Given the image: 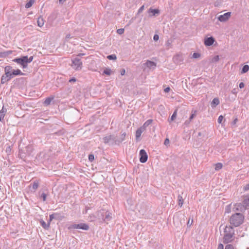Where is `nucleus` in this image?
<instances>
[{
  "mask_svg": "<svg viewBox=\"0 0 249 249\" xmlns=\"http://www.w3.org/2000/svg\"><path fill=\"white\" fill-rule=\"evenodd\" d=\"M223 241L224 244L232 242L235 239L234 230L231 226H226L224 229Z\"/></svg>",
  "mask_w": 249,
  "mask_h": 249,
  "instance_id": "1",
  "label": "nucleus"
},
{
  "mask_svg": "<svg viewBox=\"0 0 249 249\" xmlns=\"http://www.w3.org/2000/svg\"><path fill=\"white\" fill-rule=\"evenodd\" d=\"M244 219V216L242 213H235L231 216L230 222L234 227H238L243 223Z\"/></svg>",
  "mask_w": 249,
  "mask_h": 249,
  "instance_id": "2",
  "label": "nucleus"
},
{
  "mask_svg": "<svg viewBox=\"0 0 249 249\" xmlns=\"http://www.w3.org/2000/svg\"><path fill=\"white\" fill-rule=\"evenodd\" d=\"M98 217L99 219H102L107 223L112 218L111 213L108 211H105L104 210H102L98 212Z\"/></svg>",
  "mask_w": 249,
  "mask_h": 249,
  "instance_id": "3",
  "label": "nucleus"
},
{
  "mask_svg": "<svg viewBox=\"0 0 249 249\" xmlns=\"http://www.w3.org/2000/svg\"><path fill=\"white\" fill-rule=\"evenodd\" d=\"M84 55L83 53H79L77 57L72 60V66L75 70H80L82 68V63L79 56Z\"/></svg>",
  "mask_w": 249,
  "mask_h": 249,
  "instance_id": "4",
  "label": "nucleus"
},
{
  "mask_svg": "<svg viewBox=\"0 0 249 249\" xmlns=\"http://www.w3.org/2000/svg\"><path fill=\"white\" fill-rule=\"evenodd\" d=\"M69 230L72 229H81L87 231L89 229V226L85 223L73 224L70 225L68 227Z\"/></svg>",
  "mask_w": 249,
  "mask_h": 249,
  "instance_id": "5",
  "label": "nucleus"
},
{
  "mask_svg": "<svg viewBox=\"0 0 249 249\" xmlns=\"http://www.w3.org/2000/svg\"><path fill=\"white\" fill-rule=\"evenodd\" d=\"M27 56H24L20 58H16L13 60V61L20 65L23 69L26 68L28 66Z\"/></svg>",
  "mask_w": 249,
  "mask_h": 249,
  "instance_id": "6",
  "label": "nucleus"
},
{
  "mask_svg": "<svg viewBox=\"0 0 249 249\" xmlns=\"http://www.w3.org/2000/svg\"><path fill=\"white\" fill-rule=\"evenodd\" d=\"M140 161L142 163H145L148 159V156L144 149H141L140 151Z\"/></svg>",
  "mask_w": 249,
  "mask_h": 249,
  "instance_id": "7",
  "label": "nucleus"
},
{
  "mask_svg": "<svg viewBox=\"0 0 249 249\" xmlns=\"http://www.w3.org/2000/svg\"><path fill=\"white\" fill-rule=\"evenodd\" d=\"M147 13H148L149 17H157L160 14V11L158 9H153L152 8H150L148 9Z\"/></svg>",
  "mask_w": 249,
  "mask_h": 249,
  "instance_id": "8",
  "label": "nucleus"
},
{
  "mask_svg": "<svg viewBox=\"0 0 249 249\" xmlns=\"http://www.w3.org/2000/svg\"><path fill=\"white\" fill-rule=\"evenodd\" d=\"M231 15V12H227L218 17V19L221 22H225L229 19Z\"/></svg>",
  "mask_w": 249,
  "mask_h": 249,
  "instance_id": "9",
  "label": "nucleus"
},
{
  "mask_svg": "<svg viewBox=\"0 0 249 249\" xmlns=\"http://www.w3.org/2000/svg\"><path fill=\"white\" fill-rule=\"evenodd\" d=\"M233 209L235 211L243 212L247 208H246L243 203H238L234 205Z\"/></svg>",
  "mask_w": 249,
  "mask_h": 249,
  "instance_id": "10",
  "label": "nucleus"
},
{
  "mask_svg": "<svg viewBox=\"0 0 249 249\" xmlns=\"http://www.w3.org/2000/svg\"><path fill=\"white\" fill-rule=\"evenodd\" d=\"M214 41V38L212 36L207 37L204 39V44L206 46H210L213 44Z\"/></svg>",
  "mask_w": 249,
  "mask_h": 249,
  "instance_id": "11",
  "label": "nucleus"
},
{
  "mask_svg": "<svg viewBox=\"0 0 249 249\" xmlns=\"http://www.w3.org/2000/svg\"><path fill=\"white\" fill-rule=\"evenodd\" d=\"M103 140L104 142L106 143H108L109 141L111 140L115 142V143H117V140H116V137L113 135H109L106 136L104 138Z\"/></svg>",
  "mask_w": 249,
  "mask_h": 249,
  "instance_id": "12",
  "label": "nucleus"
},
{
  "mask_svg": "<svg viewBox=\"0 0 249 249\" xmlns=\"http://www.w3.org/2000/svg\"><path fill=\"white\" fill-rule=\"evenodd\" d=\"M145 130L142 127L139 128L136 132V139L138 140L139 138L141 137L142 133L144 132Z\"/></svg>",
  "mask_w": 249,
  "mask_h": 249,
  "instance_id": "13",
  "label": "nucleus"
},
{
  "mask_svg": "<svg viewBox=\"0 0 249 249\" xmlns=\"http://www.w3.org/2000/svg\"><path fill=\"white\" fill-rule=\"evenodd\" d=\"M243 203L245 205L246 208L249 207V195H245L244 196V200Z\"/></svg>",
  "mask_w": 249,
  "mask_h": 249,
  "instance_id": "14",
  "label": "nucleus"
},
{
  "mask_svg": "<svg viewBox=\"0 0 249 249\" xmlns=\"http://www.w3.org/2000/svg\"><path fill=\"white\" fill-rule=\"evenodd\" d=\"M7 111V109L2 107V109L0 110V121L2 122L5 116V113Z\"/></svg>",
  "mask_w": 249,
  "mask_h": 249,
  "instance_id": "15",
  "label": "nucleus"
},
{
  "mask_svg": "<svg viewBox=\"0 0 249 249\" xmlns=\"http://www.w3.org/2000/svg\"><path fill=\"white\" fill-rule=\"evenodd\" d=\"M145 65L149 68H155L156 66L155 62L150 60H147Z\"/></svg>",
  "mask_w": 249,
  "mask_h": 249,
  "instance_id": "16",
  "label": "nucleus"
},
{
  "mask_svg": "<svg viewBox=\"0 0 249 249\" xmlns=\"http://www.w3.org/2000/svg\"><path fill=\"white\" fill-rule=\"evenodd\" d=\"M219 104V100L218 98H214L213 100V101L211 103V106L212 107H215Z\"/></svg>",
  "mask_w": 249,
  "mask_h": 249,
  "instance_id": "17",
  "label": "nucleus"
},
{
  "mask_svg": "<svg viewBox=\"0 0 249 249\" xmlns=\"http://www.w3.org/2000/svg\"><path fill=\"white\" fill-rule=\"evenodd\" d=\"M152 119L147 120L141 127L145 130L146 128L152 123Z\"/></svg>",
  "mask_w": 249,
  "mask_h": 249,
  "instance_id": "18",
  "label": "nucleus"
},
{
  "mask_svg": "<svg viewBox=\"0 0 249 249\" xmlns=\"http://www.w3.org/2000/svg\"><path fill=\"white\" fill-rule=\"evenodd\" d=\"M12 74H13V76L15 75H24V73L22 72L19 69H17L16 70H14L12 72Z\"/></svg>",
  "mask_w": 249,
  "mask_h": 249,
  "instance_id": "19",
  "label": "nucleus"
},
{
  "mask_svg": "<svg viewBox=\"0 0 249 249\" xmlns=\"http://www.w3.org/2000/svg\"><path fill=\"white\" fill-rule=\"evenodd\" d=\"M9 80H10V79H9L5 74H4L1 77L0 83L1 84H3Z\"/></svg>",
  "mask_w": 249,
  "mask_h": 249,
  "instance_id": "20",
  "label": "nucleus"
},
{
  "mask_svg": "<svg viewBox=\"0 0 249 249\" xmlns=\"http://www.w3.org/2000/svg\"><path fill=\"white\" fill-rule=\"evenodd\" d=\"M40 224L42 226V227L45 229H48L50 227V222H49L48 224H46L45 221L43 220L40 221Z\"/></svg>",
  "mask_w": 249,
  "mask_h": 249,
  "instance_id": "21",
  "label": "nucleus"
},
{
  "mask_svg": "<svg viewBox=\"0 0 249 249\" xmlns=\"http://www.w3.org/2000/svg\"><path fill=\"white\" fill-rule=\"evenodd\" d=\"M37 22V25L39 27H42L44 23L43 18L42 17L38 18Z\"/></svg>",
  "mask_w": 249,
  "mask_h": 249,
  "instance_id": "22",
  "label": "nucleus"
},
{
  "mask_svg": "<svg viewBox=\"0 0 249 249\" xmlns=\"http://www.w3.org/2000/svg\"><path fill=\"white\" fill-rule=\"evenodd\" d=\"M53 98H54L53 97H50L47 98L46 99V100H45L44 104L46 106H48V105H50L51 102H52V101L53 99Z\"/></svg>",
  "mask_w": 249,
  "mask_h": 249,
  "instance_id": "23",
  "label": "nucleus"
},
{
  "mask_svg": "<svg viewBox=\"0 0 249 249\" xmlns=\"http://www.w3.org/2000/svg\"><path fill=\"white\" fill-rule=\"evenodd\" d=\"M249 70V66L248 65H245L243 66L242 69L241 73H245Z\"/></svg>",
  "mask_w": 249,
  "mask_h": 249,
  "instance_id": "24",
  "label": "nucleus"
},
{
  "mask_svg": "<svg viewBox=\"0 0 249 249\" xmlns=\"http://www.w3.org/2000/svg\"><path fill=\"white\" fill-rule=\"evenodd\" d=\"M35 1V0H29V1L26 4L25 7L26 8H29L31 7L32 6V5L34 4Z\"/></svg>",
  "mask_w": 249,
  "mask_h": 249,
  "instance_id": "25",
  "label": "nucleus"
},
{
  "mask_svg": "<svg viewBox=\"0 0 249 249\" xmlns=\"http://www.w3.org/2000/svg\"><path fill=\"white\" fill-rule=\"evenodd\" d=\"M178 205L181 207L183 204V199L180 195L178 196Z\"/></svg>",
  "mask_w": 249,
  "mask_h": 249,
  "instance_id": "26",
  "label": "nucleus"
},
{
  "mask_svg": "<svg viewBox=\"0 0 249 249\" xmlns=\"http://www.w3.org/2000/svg\"><path fill=\"white\" fill-rule=\"evenodd\" d=\"M13 70L14 69L10 66H7L4 68V72L11 71V72H12Z\"/></svg>",
  "mask_w": 249,
  "mask_h": 249,
  "instance_id": "27",
  "label": "nucleus"
},
{
  "mask_svg": "<svg viewBox=\"0 0 249 249\" xmlns=\"http://www.w3.org/2000/svg\"><path fill=\"white\" fill-rule=\"evenodd\" d=\"M125 136H126L125 133H123L121 136L120 140H117V143H120V142H122L124 140Z\"/></svg>",
  "mask_w": 249,
  "mask_h": 249,
  "instance_id": "28",
  "label": "nucleus"
},
{
  "mask_svg": "<svg viewBox=\"0 0 249 249\" xmlns=\"http://www.w3.org/2000/svg\"><path fill=\"white\" fill-rule=\"evenodd\" d=\"M197 111L196 110H192V114L190 116L189 120L192 121L196 115Z\"/></svg>",
  "mask_w": 249,
  "mask_h": 249,
  "instance_id": "29",
  "label": "nucleus"
},
{
  "mask_svg": "<svg viewBox=\"0 0 249 249\" xmlns=\"http://www.w3.org/2000/svg\"><path fill=\"white\" fill-rule=\"evenodd\" d=\"M222 164L221 163H217L215 165V170L218 171L221 169L222 167Z\"/></svg>",
  "mask_w": 249,
  "mask_h": 249,
  "instance_id": "30",
  "label": "nucleus"
},
{
  "mask_svg": "<svg viewBox=\"0 0 249 249\" xmlns=\"http://www.w3.org/2000/svg\"><path fill=\"white\" fill-rule=\"evenodd\" d=\"M177 114V110L176 109L174 112L173 114H172V116H171V117L170 118V120L169 121L170 122H171V121H173L176 118Z\"/></svg>",
  "mask_w": 249,
  "mask_h": 249,
  "instance_id": "31",
  "label": "nucleus"
},
{
  "mask_svg": "<svg viewBox=\"0 0 249 249\" xmlns=\"http://www.w3.org/2000/svg\"><path fill=\"white\" fill-rule=\"evenodd\" d=\"M58 214L57 213H53L52 214L50 215L49 216V222L53 220L54 218H57L56 216H57Z\"/></svg>",
  "mask_w": 249,
  "mask_h": 249,
  "instance_id": "32",
  "label": "nucleus"
},
{
  "mask_svg": "<svg viewBox=\"0 0 249 249\" xmlns=\"http://www.w3.org/2000/svg\"><path fill=\"white\" fill-rule=\"evenodd\" d=\"M11 53H9L8 52H0V58H3V57H4L5 56H6L7 55L10 54Z\"/></svg>",
  "mask_w": 249,
  "mask_h": 249,
  "instance_id": "33",
  "label": "nucleus"
},
{
  "mask_svg": "<svg viewBox=\"0 0 249 249\" xmlns=\"http://www.w3.org/2000/svg\"><path fill=\"white\" fill-rule=\"evenodd\" d=\"M5 74L6 75V76L10 79V80L13 77V74H12V72H11V71H7L5 72Z\"/></svg>",
  "mask_w": 249,
  "mask_h": 249,
  "instance_id": "34",
  "label": "nucleus"
},
{
  "mask_svg": "<svg viewBox=\"0 0 249 249\" xmlns=\"http://www.w3.org/2000/svg\"><path fill=\"white\" fill-rule=\"evenodd\" d=\"M107 58L109 60H116L117 57L115 54H111L107 56Z\"/></svg>",
  "mask_w": 249,
  "mask_h": 249,
  "instance_id": "35",
  "label": "nucleus"
},
{
  "mask_svg": "<svg viewBox=\"0 0 249 249\" xmlns=\"http://www.w3.org/2000/svg\"><path fill=\"white\" fill-rule=\"evenodd\" d=\"M103 72L106 75H110L111 74V70L108 68H106L105 70H104Z\"/></svg>",
  "mask_w": 249,
  "mask_h": 249,
  "instance_id": "36",
  "label": "nucleus"
},
{
  "mask_svg": "<svg viewBox=\"0 0 249 249\" xmlns=\"http://www.w3.org/2000/svg\"><path fill=\"white\" fill-rule=\"evenodd\" d=\"M38 187V183L37 181H34L33 185L32 188L34 190H36Z\"/></svg>",
  "mask_w": 249,
  "mask_h": 249,
  "instance_id": "37",
  "label": "nucleus"
},
{
  "mask_svg": "<svg viewBox=\"0 0 249 249\" xmlns=\"http://www.w3.org/2000/svg\"><path fill=\"white\" fill-rule=\"evenodd\" d=\"M225 249H235L233 245L228 244L225 246Z\"/></svg>",
  "mask_w": 249,
  "mask_h": 249,
  "instance_id": "38",
  "label": "nucleus"
},
{
  "mask_svg": "<svg viewBox=\"0 0 249 249\" xmlns=\"http://www.w3.org/2000/svg\"><path fill=\"white\" fill-rule=\"evenodd\" d=\"M200 56V54L197 53H195L193 54V57L194 58H198Z\"/></svg>",
  "mask_w": 249,
  "mask_h": 249,
  "instance_id": "39",
  "label": "nucleus"
},
{
  "mask_svg": "<svg viewBox=\"0 0 249 249\" xmlns=\"http://www.w3.org/2000/svg\"><path fill=\"white\" fill-rule=\"evenodd\" d=\"M124 29L120 28L117 30V33L119 35H122L124 33Z\"/></svg>",
  "mask_w": 249,
  "mask_h": 249,
  "instance_id": "40",
  "label": "nucleus"
},
{
  "mask_svg": "<svg viewBox=\"0 0 249 249\" xmlns=\"http://www.w3.org/2000/svg\"><path fill=\"white\" fill-rule=\"evenodd\" d=\"M219 60V56L216 55L213 58L212 61L213 62H217Z\"/></svg>",
  "mask_w": 249,
  "mask_h": 249,
  "instance_id": "41",
  "label": "nucleus"
},
{
  "mask_svg": "<svg viewBox=\"0 0 249 249\" xmlns=\"http://www.w3.org/2000/svg\"><path fill=\"white\" fill-rule=\"evenodd\" d=\"M33 58H34L33 56H31L30 57H28L27 56V64L31 63L33 61Z\"/></svg>",
  "mask_w": 249,
  "mask_h": 249,
  "instance_id": "42",
  "label": "nucleus"
},
{
  "mask_svg": "<svg viewBox=\"0 0 249 249\" xmlns=\"http://www.w3.org/2000/svg\"><path fill=\"white\" fill-rule=\"evenodd\" d=\"M94 159V156L92 154H90L89 156V160L90 161H92Z\"/></svg>",
  "mask_w": 249,
  "mask_h": 249,
  "instance_id": "43",
  "label": "nucleus"
},
{
  "mask_svg": "<svg viewBox=\"0 0 249 249\" xmlns=\"http://www.w3.org/2000/svg\"><path fill=\"white\" fill-rule=\"evenodd\" d=\"M223 119V116L222 115H220L218 117L217 122L219 124H221L222 123V121Z\"/></svg>",
  "mask_w": 249,
  "mask_h": 249,
  "instance_id": "44",
  "label": "nucleus"
},
{
  "mask_svg": "<svg viewBox=\"0 0 249 249\" xmlns=\"http://www.w3.org/2000/svg\"><path fill=\"white\" fill-rule=\"evenodd\" d=\"M144 5H143L138 10V14H140L141 12H142V11L144 10Z\"/></svg>",
  "mask_w": 249,
  "mask_h": 249,
  "instance_id": "45",
  "label": "nucleus"
},
{
  "mask_svg": "<svg viewBox=\"0 0 249 249\" xmlns=\"http://www.w3.org/2000/svg\"><path fill=\"white\" fill-rule=\"evenodd\" d=\"M41 197L42 198L43 201H46L47 195L45 193H42L41 195Z\"/></svg>",
  "mask_w": 249,
  "mask_h": 249,
  "instance_id": "46",
  "label": "nucleus"
},
{
  "mask_svg": "<svg viewBox=\"0 0 249 249\" xmlns=\"http://www.w3.org/2000/svg\"><path fill=\"white\" fill-rule=\"evenodd\" d=\"M169 142H170L168 138H166V139L165 140V141H164V144H165V145H168V144H169Z\"/></svg>",
  "mask_w": 249,
  "mask_h": 249,
  "instance_id": "47",
  "label": "nucleus"
},
{
  "mask_svg": "<svg viewBox=\"0 0 249 249\" xmlns=\"http://www.w3.org/2000/svg\"><path fill=\"white\" fill-rule=\"evenodd\" d=\"M244 191L249 190V184H248L246 185L244 187Z\"/></svg>",
  "mask_w": 249,
  "mask_h": 249,
  "instance_id": "48",
  "label": "nucleus"
},
{
  "mask_svg": "<svg viewBox=\"0 0 249 249\" xmlns=\"http://www.w3.org/2000/svg\"><path fill=\"white\" fill-rule=\"evenodd\" d=\"M159 38V36L158 35H155L154 36L153 39L155 41L158 40Z\"/></svg>",
  "mask_w": 249,
  "mask_h": 249,
  "instance_id": "49",
  "label": "nucleus"
},
{
  "mask_svg": "<svg viewBox=\"0 0 249 249\" xmlns=\"http://www.w3.org/2000/svg\"><path fill=\"white\" fill-rule=\"evenodd\" d=\"M193 221V219H192L191 221L190 222V219L189 218V220L188 221V223H187L188 226H189V227L191 226L192 225Z\"/></svg>",
  "mask_w": 249,
  "mask_h": 249,
  "instance_id": "50",
  "label": "nucleus"
},
{
  "mask_svg": "<svg viewBox=\"0 0 249 249\" xmlns=\"http://www.w3.org/2000/svg\"><path fill=\"white\" fill-rule=\"evenodd\" d=\"M217 249H224V246L222 244H219L218 245Z\"/></svg>",
  "mask_w": 249,
  "mask_h": 249,
  "instance_id": "51",
  "label": "nucleus"
},
{
  "mask_svg": "<svg viewBox=\"0 0 249 249\" xmlns=\"http://www.w3.org/2000/svg\"><path fill=\"white\" fill-rule=\"evenodd\" d=\"M191 121H190V120H186V121L184 122V125H185L186 126H187V125H188L189 124H190V122H191Z\"/></svg>",
  "mask_w": 249,
  "mask_h": 249,
  "instance_id": "52",
  "label": "nucleus"
},
{
  "mask_svg": "<svg viewBox=\"0 0 249 249\" xmlns=\"http://www.w3.org/2000/svg\"><path fill=\"white\" fill-rule=\"evenodd\" d=\"M244 84L243 82H241L240 84H239V87L240 89H242L244 87Z\"/></svg>",
  "mask_w": 249,
  "mask_h": 249,
  "instance_id": "53",
  "label": "nucleus"
},
{
  "mask_svg": "<svg viewBox=\"0 0 249 249\" xmlns=\"http://www.w3.org/2000/svg\"><path fill=\"white\" fill-rule=\"evenodd\" d=\"M76 81V78H75L73 77V78H71V79H70L69 80V82H75Z\"/></svg>",
  "mask_w": 249,
  "mask_h": 249,
  "instance_id": "54",
  "label": "nucleus"
},
{
  "mask_svg": "<svg viewBox=\"0 0 249 249\" xmlns=\"http://www.w3.org/2000/svg\"><path fill=\"white\" fill-rule=\"evenodd\" d=\"M125 70H124V69H122V70H121V74L122 75H124V74H125Z\"/></svg>",
  "mask_w": 249,
  "mask_h": 249,
  "instance_id": "55",
  "label": "nucleus"
},
{
  "mask_svg": "<svg viewBox=\"0 0 249 249\" xmlns=\"http://www.w3.org/2000/svg\"><path fill=\"white\" fill-rule=\"evenodd\" d=\"M170 90V88L169 87H167L164 89V91L165 92H168Z\"/></svg>",
  "mask_w": 249,
  "mask_h": 249,
  "instance_id": "56",
  "label": "nucleus"
},
{
  "mask_svg": "<svg viewBox=\"0 0 249 249\" xmlns=\"http://www.w3.org/2000/svg\"><path fill=\"white\" fill-rule=\"evenodd\" d=\"M70 37H71V35L70 34H68L66 36V39L70 38Z\"/></svg>",
  "mask_w": 249,
  "mask_h": 249,
  "instance_id": "57",
  "label": "nucleus"
},
{
  "mask_svg": "<svg viewBox=\"0 0 249 249\" xmlns=\"http://www.w3.org/2000/svg\"><path fill=\"white\" fill-rule=\"evenodd\" d=\"M232 93L233 94H235L236 93V89H234L232 90Z\"/></svg>",
  "mask_w": 249,
  "mask_h": 249,
  "instance_id": "58",
  "label": "nucleus"
},
{
  "mask_svg": "<svg viewBox=\"0 0 249 249\" xmlns=\"http://www.w3.org/2000/svg\"><path fill=\"white\" fill-rule=\"evenodd\" d=\"M166 45L167 46H169L170 45V42H169V40H168L167 42H166Z\"/></svg>",
  "mask_w": 249,
  "mask_h": 249,
  "instance_id": "59",
  "label": "nucleus"
},
{
  "mask_svg": "<svg viewBox=\"0 0 249 249\" xmlns=\"http://www.w3.org/2000/svg\"><path fill=\"white\" fill-rule=\"evenodd\" d=\"M65 0H59V2H60V3H61V2H62V1H65Z\"/></svg>",
  "mask_w": 249,
  "mask_h": 249,
  "instance_id": "60",
  "label": "nucleus"
},
{
  "mask_svg": "<svg viewBox=\"0 0 249 249\" xmlns=\"http://www.w3.org/2000/svg\"><path fill=\"white\" fill-rule=\"evenodd\" d=\"M237 119H235V120H234V121H233V122H234V123H236V122L237 121Z\"/></svg>",
  "mask_w": 249,
  "mask_h": 249,
  "instance_id": "61",
  "label": "nucleus"
},
{
  "mask_svg": "<svg viewBox=\"0 0 249 249\" xmlns=\"http://www.w3.org/2000/svg\"><path fill=\"white\" fill-rule=\"evenodd\" d=\"M198 135H199V136H200L201 134H200V132L198 133Z\"/></svg>",
  "mask_w": 249,
  "mask_h": 249,
  "instance_id": "62",
  "label": "nucleus"
}]
</instances>
